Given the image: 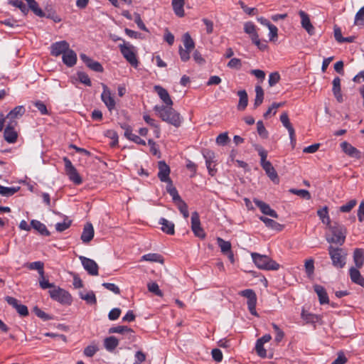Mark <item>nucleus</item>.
Instances as JSON below:
<instances>
[{
    "mask_svg": "<svg viewBox=\"0 0 364 364\" xmlns=\"http://www.w3.org/2000/svg\"><path fill=\"white\" fill-rule=\"evenodd\" d=\"M124 136L129 140L135 142L136 144H140V145H143V146H145L146 145V141L141 139L139 136H137L136 134H133L132 133V130L130 129V127H127L126 129H125V132H124Z\"/></svg>",
    "mask_w": 364,
    "mask_h": 364,
    "instance_id": "obj_32",
    "label": "nucleus"
},
{
    "mask_svg": "<svg viewBox=\"0 0 364 364\" xmlns=\"http://www.w3.org/2000/svg\"><path fill=\"white\" fill-rule=\"evenodd\" d=\"M74 78L87 86H91V80L89 76L84 72H77V76L74 77Z\"/></svg>",
    "mask_w": 364,
    "mask_h": 364,
    "instance_id": "obj_49",
    "label": "nucleus"
},
{
    "mask_svg": "<svg viewBox=\"0 0 364 364\" xmlns=\"http://www.w3.org/2000/svg\"><path fill=\"white\" fill-rule=\"evenodd\" d=\"M109 333L132 335L133 331L132 328L125 326H117L110 328Z\"/></svg>",
    "mask_w": 364,
    "mask_h": 364,
    "instance_id": "obj_39",
    "label": "nucleus"
},
{
    "mask_svg": "<svg viewBox=\"0 0 364 364\" xmlns=\"http://www.w3.org/2000/svg\"><path fill=\"white\" fill-rule=\"evenodd\" d=\"M80 259L81 260L84 269L90 275L96 276L98 274V265L93 259L83 256H80Z\"/></svg>",
    "mask_w": 364,
    "mask_h": 364,
    "instance_id": "obj_12",
    "label": "nucleus"
},
{
    "mask_svg": "<svg viewBox=\"0 0 364 364\" xmlns=\"http://www.w3.org/2000/svg\"><path fill=\"white\" fill-rule=\"evenodd\" d=\"M284 105V102H274L267 110V112L264 114V117L267 118L269 115L272 114L274 115L277 112V109L280 107H282Z\"/></svg>",
    "mask_w": 364,
    "mask_h": 364,
    "instance_id": "obj_54",
    "label": "nucleus"
},
{
    "mask_svg": "<svg viewBox=\"0 0 364 364\" xmlns=\"http://www.w3.org/2000/svg\"><path fill=\"white\" fill-rule=\"evenodd\" d=\"M237 95L239 96L237 109L239 110H244L247 107L248 104L247 93L245 90H242L238 91Z\"/></svg>",
    "mask_w": 364,
    "mask_h": 364,
    "instance_id": "obj_34",
    "label": "nucleus"
},
{
    "mask_svg": "<svg viewBox=\"0 0 364 364\" xmlns=\"http://www.w3.org/2000/svg\"><path fill=\"white\" fill-rule=\"evenodd\" d=\"M25 112L26 109L23 106H17L9 112L6 118L9 119L8 122L14 121V122H17L16 119L21 117Z\"/></svg>",
    "mask_w": 364,
    "mask_h": 364,
    "instance_id": "obj_23",
    "label": "nucleus"
},
{
    "mask_svg": "<svg viewBox=\"0 0 364 364\" xmlns=\"http://www.w3.org/2000/svg\"><path fill=\"white\" fill-rule=\"evenodd\" d=\"M70 181H73L75 185H80L82 182V178L77 171L76 168L70 161Z\"/></svg>",
    "mask_w": 364,
    "mask_h": 364,
    "instance_id": "obj_36",
    "label": "nucleus"
},
{
    "mask_svg": "<svg viewBox=\"0 0 364 364\" xmlns=\"http://www.w3.org/2000/svg\"><path fill=\"white\" fill-rule=\"evenodd\" d=\"M80 58L90 69L99 73L103 71V67L99 62L92 60L85 54L81 53Z\"/></svg>",
    "mask_w": 364,
    "mask_h": 364,
    "instance_id": "obj_15",
    "label": "nucleus"
},
{
    "mask_svg": "<svg viewBox=\"0 0 364 364\" xmlns=\"http://www.w3.org/2000/svg\"><path fill=\"white\" fill-rule=\"evenodd\" d=\"M259 220H262L265 225L272 230H277V231H281L283 229V225L278 223L275 220L268 218L264 216H260Z\"/></svg>",
    "mask_w": 364,
    "mask_h": 364,
    "instance_id": "obj_28",
    "label": "nucleus"
},
{
    "mask_svg": "<svg viewBox=\"0 0 364 364\" xmlns=\"http://www.w3.org/2000/svg\"><path fill=\"white\" fill-rule=\"evenodd\" d=\"M154 90L158 94L159 97L163 101V102L166 105L165 106L173 105V101L166 89L160 85H155L154 87Z\"/></svg>",
    "mask_w": 364,
    "mask_h": 364,
    "instance_id": "obj_20",
    "label": "nucleus"
},
{
    "mask_svg": "<svg viewBox=\"0 0 364 364\" xmlns=\"http://www.w3.org/2000/svg\"><path fill=\"white\" fill-rule=\"evenodd\" d=\"M193 50H188L186 48H183L182 46H179L178 53L180 55V58L183 62H187L191 57V53Z\"/></svg>",
    "mask_w": 364,
    "mask_h": 364,
    "instance_id": "obj_55",
    "label": "nucleus"
},
{
    "mask_svg": "<svg viewBox=\"0 0 364 364\" xmlns=\"http://www.w3.org/2000/svg\"><path fill=\"white\" fill-rule=\"evenodd\" d=\"M170 174V168L169 166L164 161H160L159 162V173L158 177L162 182H168L171 183V181L169 178Z\"/></svg>",
    "mask_w": 364,
    "mask_h": 364,
    "instance_id": "obj_17",
    "label": "nucleus"
},
{
    "mask_svg": "<svg viewBox=\"0 0 364 364\" xmlns=\"http://www.w3.org/2000/svg\"><path fill=\"white\" fill-rule=\"evenodd\" d=\"M290 191L292 193L297 195L301 198H306V199H310V198H311V195H310L309 192L304 189H291V190H290Z\"/></svg>",
    "mask_w": 364,
    "mask_h": 364,
    "instance_id": "obj_62",
    "label": "nucleus"
},
{
    "mask_svg": "<svg viewBox=\"0 0 364 364\" xmlns=\"http://www.w3.org/2000/svg\"><path fill=\"white\" fill-rule=\"evenodd\" d=\"M167 192L170 194V196L172 197L173 200L175 202V203H178L180 202V200H182L180 196L178 193L177 190L176 188L173 187L172 183H168L167 186Z\"/></svg>",
    "mask_w": 364,
    "mask_h": 364,
    "instance_id": "obj_47",
    "label": "nucleus"
},
{
    "mask_svg": "<svg viewBox=\"0 0 364 364\" xmlns=\"http://www.w3.org/2000/svg\"><path fill=\"white\" fill-rule=\"evenodd\" d=\"M154 110L163 121L174 127H178L183 122L180 114L173 109L172 106L156 105Z\"/></svg>",
    "mask_w": 364,
    "mask_h": 364,
    "instance_id": "obj_1",
    "label": "nucleus"
},
{
    "mask_svg": "<svg viewBox=\"0 0 364 364\" xmlns=\"http://www.w3.org/2000/svg\"><path fill=\"white\" fill-rule=\"evenodd\" d=\"M17 122H8L4 130V139L9 143H14L17 139V132L15 128Z\"/></svg>",
    "mask_w": 364,
    "mask_h": 364,
    "instance_id": "obj_11",
    "label": "nucleus"
},
{
    "mask_svg": "<svg viewBox=\"0 0 364 364\" xmlns=\"http://www.w3.org/2000/svg\"><path fill=\"white\" fill-rule=\"evenodd\" d=\"M299 14L301 17V23L302 27L309 35H313L314 33V27L311 23L308 14L303 11H300Z\"/></svg>",
    "mask_w": 364,
    "mask_h": 364,
    "instance_id": "obj_21",
    "label": "nucleus"
},
{
    "mask_svg": "<svg viewBox=\"0 0 364 364\" xmlns=\"http://www.w3.org/2000/svg\"><path fill=\"white\" fill-rule=\"evenodd\" d=\"M280 121H281L282 124H283V126L288 130L291 143L293 146H294V144L296 143L294 129L293 128L292 125L291 124L288 114L286 112H284L281 114Z\"/></svg>",
    "mask_w": 364,
    "mask_h": 364,
    "instance_id": "obj_14",
    "label": "nucleus"
},
{
    "mask_svg": "<svg viewBox=\"0 0 364 364\" xmlns=\"http://www.w3.org/2000/svg\"><path fill=\"white\" fill-rule=\"evenodd\" d=\"M357 204L355 199L350 200L346 204L340 207V211L343 213H349Z\"/></svg>",
    "mask_w": 364,
    "mask_h": 364,
    "instance_id": "obj_56",
    "label": "nucleus"
},
{
    "mask_svg": "<svg viewBox=\"0 0 364 364\" xmlns=\"http://www.w3.org/2000/svg\"><path fill=\"white\" fill-rule=\"evenodd\" d=\"M94 228L91 223H86L84 226L82 233L81 235V240L83 242L87 243L91 241L94 237Z\"/></svg>",
    "mask_w": 364,
    "mask_h": 364,
    "instance_id": "obj_24",
    "label": "nucleus"
},
{
    "mask_svg": "<svg viewBox=\"0 0 364 364\" xmlns=\"http://www.w3.org/2000/svg\"><path fill=\"white\" fill-rule=\"evenodd\" d=\"M217 242L223 253L225 254L231 250V243L229 241H225L220 237H218Z\"/></svg>",
    "mask_w": 364,
    "mask_h": 364,
    "instance_id": "obj_48",
    "label": "nucleus"
},
{
    "mask_svg": "<svg viewBox=\"0 0 364 364\" xmlns=\"http://www.w3.org/2000/svg\"><path fill=\"white\" fill-rule=\"evenodd\" d=\"M18 187H5L0 185V195L6 197H9L16 193L18 191Z\"/></svg>",
    "mask_w": 364,
    "mask_h": 364,
    "instance_id": "obj_46",
    "label": "nucleus"
},
{
    "mask_svg": "<svg viewBox=\"0 0 364 364\" xmlns=\"http://www.w3.org/2000/svg\"><path fill=\"white\" fill-rule=\"evenodd\" d=\"M119 344V341L114 336H109L105 339L104 346L107 350H114Z\"/></svg>",
    "mask_w": 364,
    "mask_h": 364,
    "instance_id": "obj_38",
    "label": "nucleus"
},
{
    "mask_svg": "<svg viewBox=\"0 0 364 364\" xmlns=\"http://www.w3.org/2000/svg\"><path fill=\"white\" fill-rule=\"evenodd\" d=\"M251 257L256 267L264 270H277L279 264L265 255L252 252Z\"/></svg>",
    "mask_w": 364,
    "mask_h": 364,
    "instance_id": "obj_2",
    "label": "nucleus"
},
{
    "mask_svg": "<svg viewBox=\"0 0 364 364\" xmlns=\"http://www.w3.org/2000/svg\"><path fill=\"white\" fill-rule=\"evenodd\" d=\"M253 201L263 214L269 215L274 218H278V214L277 213V212L274 210L272 209L267 203L257 198H255Z\"/></svg>",
    "mask_w": 364,
    "mask_h": 364,
    "instance_id": "obj_16",
    "label": "nucleus"
},
{
    "mask_svg": "<svg viewBox=\"0 0 364 364\" xmlns=\"http://www.w3.org/2000/svg\"><path fill=\"white\" fill-rule=\"evenodd\" d=\"M271 339L272 336L270 334H265L257 341L255 344V350L259 357H267V350L264 348V344L269 342Z\"/></svg>",
    "mask_w": 364,
    "mask_h": 364,
    "instance_id": "obj_13",
    "label": "nucleus"
},
{
    "mask_svg": "<svg viewBox=\"0 0 364 364\" xmlns=\"http://www.w3.org/2000/svg\"><path fill=\"white\" fill-rule=\"evenodd\" d=\"M31 225L33 229L37 230L38 232H40L42 235H48L49 232L48 231L46 225L41 223L38 220H32L31 222Z\"/></svg>",
    "mask_w": 364,
    "mask_h": 364,
    "instance_id": "obj_40",
    "label": "nucleus"
},
{
    "mask_svg": "<svg viewBox=\"0 0 364 364\" xmlns=\"http://www.w3.org/2000/svg\"><path fill=\"white\" fill-rule=\"evenodd\" d=\"M357 267H350L349 269V274L351 281L357 284L364 287V278L361 276L359 270Z\"/></svg>",
    "mask_w": 364,
    "mask_h": 364,
    "instance_id": "obj_27",
    "label": "nucleus"
},
{
    "mask_svg": "<svg viewBox=\"0 0 364 364\" xmlns=\"http://www.w3.org/2000/svg\"><path fill=\"white\" fill-rule=\"evenodd\" d=\"M141 261H148V262H159L161 264L164 263L163 257L157 253H149L143 255L141 258Z\"/></svg>",
    "mask_w": 364,
    "mask_h": 364,
    "instance_id": "obj_37",
    "label": "nucleus"
},
{
    "mask_svg": "<svg viewBox=\"0 0 364 364\" xmlns=\"http://www.w3.org/2000/svg\"><path fill=\"white\" fill-rule=\"evenodd\" d=\"M244 31L248 34L252 41V43H258L257 37L259 36L256 26L251 21L245 23Z\"/></svg>",
    "mask_w": 364,
    "mask_h": 364,
    "instance_id": "obj_22",
    "label": "nucleus"
},
{
    "mask_svg": "<svg viewBox=\"0 0 364 364\" xmlns=\"http://www.w3.org/2000/svg\"><path fill=\"white\" fill-rule=\"evenodd\" d=\"M333 88L332 92L333 93L334 97L337 100L338 102H342L343 101V97L341 94V79L338 77H334L332 82Z\"/></svg>",
    "mask_w": 364,
    "mask_h": 364,
    "instance_id": "obj_26",
    "label": "nucleus"
},
{
    "mask_svg": "<svg viewBox=\"0 0 364 364\" xmlns=\"http://www.w3.org/2000/svg\"><path fill=\"white\" fill-rule=\"evenodd\" d=\"M257 130L258 134L263 139H267L268 137V132L264 127L263 122L262 121H258L257 122Z\"/></svg>",
    "mask_w": 364,
    "mask_h": 364,
    "instance_id": "obj_57",
    "label": "nucleus"
},
{
    "mask_svg": "<svg viewBox=\"0 0 364 364\" xmlns=\"http://www.w3.org/2000/svg\"><path fill=\"white\" fill-rule=\"evenodd\" d=\"M255 149L258 151L259 156H260V164L262 168L265 171L267 175L273 182L278 183L279 178L277 171H275L270 161L266 160L267 157V151L264 150L261 146H257Z\"/></svg>",
    "mask_w": 364,
    "mask_h": 364,
    "instance_id": "obj_4",
    "label": "nucleus"
},
{
    "mask_svg": "<svg viewBox=\"0 0 364 364\" xmlns=\"http://www.w3.org/2000/svg\"><path fill=\"white\" fill-rule=\"evenodd\" d=\"M79 296L81 299L85 301L88 304L93 305L97 303L95 294L92 291H80Z\"/></svg>",
    "mask_w": 364,
    "mask_h": 364,
    "instance_id": "obj_31",
    "label": "nucleus"
},
{
    "mask_svg": "<svg viewBox=\"0 0 364 364\" xmlns=\"http://www.w3.org/2000/svg\"><path fill=\"white\" fill-rule=\"evenodd\" d=\"M301 318L306 323H316L318 321V316L307 312L304 309L302 310L301 314Z\"/></svg>",
    "mask_w": 364,
    "mask_h": 364,
    "instance_id": "obj_43",
    "label": "nucleus"
},
{
    "mask_svg": "<svg viewBox=\"0 0 364 364\" xmlns=\"http://www.w3.org/2000/svg\"><path fill=\"white\" fill-rule=\"evenodd\" d=\"M102 88L103 91L101 94V100L105 103L107 109L109 111H112L115 108V100L112 95L110 90L106 85L102 84Z\"/></svg>",
    "mask_w": 364,
    "mask_h": 364,
    "instance_id": "obj_10",
    "label": "nucleus"
},
{
    "mask_svg": "<svg viewBox=\"0 0 364 364\" xmlns=\"http://www.w3.org/2000/svg\"><path fill=\"white\" fill-rule=\"evenodd\" d=\"M239 294L247 299V306L251 314L257 316L258 314L256 311L257 296L255 291L252 289H247L241 291Z\"/></svg>",
    "mask_w": 364,
    "mask_h": 364,
    "instance_id": "obj_8",
    "label": "nucleus"
},
{
    "mask_svg": "<svg viewBox=\"0 0 364 364\" xmlns=\"http://www.w3.org/2000/svg\"><path fill=\"white\" fill-rule=\"evenodd\" d=\"M330 231L331 234L326 237L328 243L342 245L345 242L346 229L343 225L336 224L331 226Z\"/></svg>",
    "mask_w": 364,
    "mask_h": 364,
    "instance_id": "obj_5",
    "label": "nucleus"
},
{
    "mask_svg": "<svg viewBox=\"0 0 364 364\" xmlns=\"http://www.w3.org/2000/svg\"><path fill=\"white\" fill-rule=\"evenodd\" d=\"M328 255L332 262V264L337 269H342L346 264L347 251L341 247H334L330 245L328 247Z\"/></svg>",
    "mask_w": 364,
    "mask_h": 364,
    "instance_id": "obj_3",
    "label": "nucleus"
},
{
    "mask_svg": "<svg viewBox=\"0 0 364 364\" xmlns=\"http://www.w3.org/2000/svg\"><path fill=\"white\" fill-rule=\"evenodd\" d=\"M178 208L179 209L181 213L183 216L187 219L189 216V213L188 210V206L186 203L183 200H180L178 203H176Z\"/></svg>",
    "mask_w": 364,
    "mask_h": 364,
    "instance_id": "obj_60",
    "label": "nucleus"
},
{
    "mask_svg": "<svg viewBox=\"0 0 364 364\" xmlns=\"http://www.w3.org/2000/svg\"><path fill=\"white\" fill-rule=\"evenodd\" d=\"M272 326L276 333L274 340L277 343H279L284 336V331L275 323H272Z\"/></svg>",
    "mask_w": 364,
    "mask_h": 364,
    "instance_id": "obj_58",
    "label": "nucleus"
},
{
    "mask_svg": "<svg viewBox=\"0 0 364 364\" xmlns=\"http://www.w3.org/2000/svg\"><path fill=\"white\" fill-rule=\"evenodd\" d=\"M9 4L18 8L24 15H26L28 12V8L21 0H9Z\"/></svg>",
    "mask_w": 364,
    "mask_h": 364,
    "instance_id": "obj_45",
    "label": "nucleus"
},
{
    "mask_svg": "<svg viewBox=\"0 0 364 364\" xmlns=\"http://www.w3.org/2000/svg\"><path fill=\"white\" fill-rule=\"evenodd\" d=\"M182 41L183 43V48H186L188 50H193L195 48V43L189 33H185L183 35Z\"/></svg>",
    "mask_w": 364,
    "mask_h": 364,
    "instance_id": "obj_41",
    "label": "nucleus"
},
{
    "mask_svg": "<svg viewBox=\"0 0 364 364\" xmlns=\"http://www.w3.org/2000/svg\"><path fill=\"white\" fill-rule=\"evenodd\" d=\"M184 3V0H172L173 10L178 17H183L185 14L183 9Z\"/></svg>",
    "mask_w": 364,
    "mask_h": 364,
    "instance_id": "obj_30",
    "label": "nucleus"
},
{
    "mask_svg": "<svg viewBox=\"0 0 364 364\" xmlns=\"http://www.w3.org/2000/svg\"><path fill=\"white\" fill-rule=\"evenodd\" d=\"M203 156L205 160V165H210V164L215 163V153L208 149H205L203 151Z\"/></svg>",
    "mask_w": 364,
    "mask_h": 364,
    "instance_id": "obj_52",
    "label": "nucleus"
},
{
    "mask_svg": "<svg viewBox=\"0 0 364 364\" xmlns=\"http://www.w3.org/2000/svg\"><path fill=\"white\" fill-rule=\"evenodd\" d=\"M27 267L30 269H36V270H38L39 274L41 277H43V275L44 274V271H43V263L40 262V261H37V262H31V263H28L27 264Z\"/></svg>",
    "mask_w": 364,
    "mask_h": 364,
    "instance_id": "obj_51",
    "label": "nucleus"
},
{
    "mask_svg": "<svg viewBox=\"0 0 364 364\" xmlns=\"http://www.w3.org/2000/svg\"><path fill=\"white\" fill-rule=\"evenodd\" d=\"M120 52L123 57L134 68L138 66V60L136 56L135 48L129 43L119 45Z\"/></svg>",
    "mask_w": 364,
    "mask_h": 364,
    "instance_id": "obj_6",
    "label": "nucleus"
},
{
    "mask_svg": "<svg viewBox=\"0 0 364 364\" xmlns=\"http://www.w3.org/2000/svg\"><path fill=\"white\" fill-rule=\"evenodd\" d=\"M49 293L52 299L60 303H66L68 300V293L63 289L55 288L50 290Z\"/></svg>",
    "mask_w": 364,
    "mask_h": 364,
    "instance_id": "obj_19",
    "label": "nucleus"
},
{
    "mask_svg": "<svg viewBox=\"0 0 364 364\" xmlns=\"http://www.w3.org/2000/svg\"><path fill=\"white\" fill-rule=\"evenodd\" d=\"M74 153L79 154L81 156H89L90 153L82 148H79L75 145L70 144V155H74Z\"/></svg>",
    "mask_w": 364,
    "mask_h": 364,
    "instance_id": "obj_53",
    "label": "nucleus"
},
{
    "mask_svg": "<svg viewBox=\"0 0 364 364\" xmlns=\"http://www.w3.org/2000/svg\"><path fill=\"white\" fill-rule=\"evenodd\" d=\"M354 25L364 27V6L356 13L354 18Z\"/></svg>",
    "mask_w": 364,
    "mask_h": 364,
    "instance_id": "obj_44",
    "label": "nucleus"
},
{
    "mask_svg": "<svg viewBox=\"0 0 364 364\" xmlns=\"http://www.w3.org/2000/svg\"><path fill=\"white\" fill-rule=\"evenodd\" d=\"M230 141V138L227 132L220 134L216 138V143L218 145L224 146Z\"/></svg>",
    "mask_w": 364,
    "mask_h": 364,
    "instance_id": "obj_61",
    "label": "nucleus"
},
{
    "mask_svg": "<svg viewBox=\"0 0 364 364\" xmlns=\"http://www.w3.org/2000/svg\"><path fill=\"white\" fill-rule=\"evenodd\" d=\"M147 288L150 292L154 294L162 296V291L160 290L159 285L156 282H149L147 284Z\"/></svg>",
    "mask_w": 364,
    "mask_h": 364,
    "instance_id": "obj_59",
    "label": "nucleus"
},
{
    "mask_svg": "<svg viewBox=\"0 0 364 364\" xmlns=\"http://www.w3.org/2000/svg\"><path fill=\"white\" fill-rule=\"evenodd\" d=\"M317 214L323 223L329 224L330 218L328 216V208L326 206L318 210Z\"/></svg>",
    "mask_w": 364,
    "mask_h": 364,
    "instance_id": "obj_50",
    "label": "nucleus"
},
{
    "mask_svg": "<svg viewBox=\"0 0 364 364\" xmlns=\"http://www.w3.org/2000/svg\"><path fill=\"white\" fill-rule=\"evenodd\" d=\"M353 261L357 268H361L364 264V251L362 249H355L353 252Z\"/></svg>",
    "mask_w": 364,
    "mask_h": 364,
    "instance_id": "obj_33",
    "label": "nucleus"
},
{
    "mask_svg": "<svg viewBox=\"0 0 364 364\" xmlns=\"http://www.w3.org/2000/svg\"><path fill=\"white\" fill-rule=\"evenodd\" d=\"M26 1L28 6V10L31 9L36 16H38L39 17L45 16L46 14L38 6V4L35 0H26Z\"/></svg>",
    "mask_w": 364,
    "mask_h": 364,
    "instance_id": "obj_35",
    "label": "nucleus"
},
{
    "mask_svg": "<svg viewBox=\"0 0 364 364\" xmlns=\"http://www.w3.org/2000/svg\"><path fill=\"white\" fill-rule=\"evenodd\" d=\"M68 43L65 41H59L51 46V54L54 56L63 55V61L68 65Z\"/></svg>",
    "mask_w": 364,
    "mask_h": 364,
    "instance_id": "obj_7",
    "label": "nucleus"
},
{
    "mask_svg": "<svg viewBox=\"0 0 364 364\" xmlns=\"http://www.w3.org/2000/svg\"><path fill=\"white\" fill-rule=\"evenodd\" d=\"M280 80V75L277 72L270 73L269 76V85L270 87L274 86Z\"/></svg>",
    "mask_w": 364,
    "mask_h": 364,
    "instance_id": "obj_63",
    "label": "nucleus"
},
{
    "mask_svg": "<svg viewBox=\"0 0 364 364\" xmlns=\"http://www.w3.org/2000/svg\"><path fill=\"white\" fill-rule=\"evenodd\" d=\"M305 269L309 277L313 274L314 271V262L312 259H307L305 262Z\"/></svg>",
    "mask_w": 364,
    "mask_h": 364,
    "instance_id": "obj_64",
    "label": "nucleus"
},
{
    "mask_svg": "<svg viewBox=\"0 0 364 364\" xmlns=\"http://www.w3.org/2000/svg\"><path fill=\"white\" fill-rule=\"evenodd\" d=\"M255 92L256 96L255 99L254 106L256 108L262 103L264 100V91L260 85H257L255 87Z\"/></svg>",
    "mask_w": 364,
    "mask_h": 364,
    "instance_id": "obj_42",
    "label": "nucleus"
},
{
    "mask_svg": "<svg viewBox=\"0 0 364 364\" xmlns=\"http://www.w3.org/2000/svg\"><path fill=\"white\" fill-rule=\"evenodd\" d=\"M159 223L161 225V230L164 232L168 235L174 234V224L172 222L162 218Z\"/></svg>",
    "mask_w": 364,
    "mask_h": 364,
    "instance_id": "obj_29",
    "label": "nucleus"
},
{
    "mask_svg": "<svg viewBox=\"0 0 364 364\" xmlns=\"http://www.w3.org/2000/svg\"><path fill=\"white\" fill-rule=\"evenodd\" d=\"M191 229L196 237L202 239L205 237V232L200 226V217L197 212H193L191 215Z\"/></svg>",
    "mask_w": 364,
    "mask_h": 364,
    "instance_id": "obj_9",
    "label": "nucleus"
},
{
    "mask_svg": "<svg viewBox=\"0 0 364 364\" xmlns=\"http://www.w3.org/2000/svg\"><path fill=\"white\" fill-rule=\"evenodd\" d=\"M341 147L342 151L350 157L355 159H360L361 157V152L347 141L342 142Z\"/></svg>",
    "mask_w": 364,
    "mask_h": 364,
    "instance_id": "obj_18",
    "label": "nucleus"
},
{
    "mask_svg": "<svg viewBox=\"0 0 364 364\" xmlns=\"http://www.w3.org/2000/svg\"><path fill=\"white\" fill-rule=\"evenodd\" d=\"M314 289L318 297L319 303L321 304L329 303L328 296L324 287L321 285L316 284L314 286Z\"/></svg>",
    "mask_w": 364,
    "mask_h": 364,
    "instance_id": "obj_25",
    "label": "nucleus"
}]
</instances>
